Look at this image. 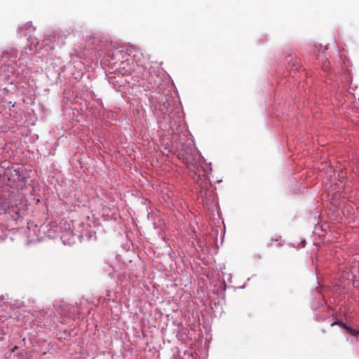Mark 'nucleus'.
<instances>
[{"label":"nucleus","instance_id":"obj_1","mask_svg":"<svg viewBox=\"0 0 359 359\" xmlns=\"http://www.w3.org/2000/svg\"><path fill=\"white\" fill-rule=\"evenodd\" d=\"M59 38L60 36L55 33L48 34L43 40V44L44 46H50V49H53L54 48L51 45L53 43V42L59 39Z\"/></svg>","mask_w":359,"mask_h":359},{"label":"nucleus","instance_id":"obj_2","mask_svg":"<svg viewBox=\"0 0 359 359\" xmlns=\"http://www.w3.org/2000/svg\"><path fill=\"white\" fill-rule=\"evenodd\" d=\"M29 41H30L29 49L33 52V53H38L40 50L41 48H38L39 42L37 41V40L36 39L30 38Z\"/></svg>","mask_w":359,"mask_h":359},{"label":"nucleus","instance_id":"obj_3","mask_svg":"<svg viewBox=\"0 0 359 359\" xmlns=\"http://www.w3.org/2000/svg\"><path fill=\"white\" fill-rule=\"evenodd\" d=\"M344 329H346L351 335L353 336H358L359 335V330H355L351 327L347 326L346 325H344Z\"/></svg>","mask_w":359,"mask_h":359},{"label":"nucleus","instance_id":"obj_4","mask_svg":"<svg viewBox=\"0 0 359 359\" xmlns=\"http://www.w3.org/2000/svg\"><path fill=\"white\" fill-rule=\"evenodd\" d=\"M335 325H340V326L343 327L344 328V325H346V324L344 323H343L341 321H338V320L337 321H334V323H332L331 324L332 326H334Z\"/></svg>","mask_w":359,"mask_h":359},{"label":"nucleus","instance_id":"obj_5","mask_svg":"<svg viewBox=\"0 0 359 359\" xmlns=\"http://www.w3.org/2000/svg\"><path fill=\"white\" fill-rule=\"evenodd\" d=\"M279 240H280V236L277 237V238H275L274 240L271 239V241H274L277 242V241H278Z\"/></svg>","mask_w":359,"mask_h":359}]
</instances>
